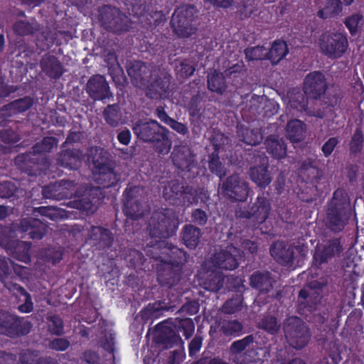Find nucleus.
Returning <instances> with one entry per match:
<instances>
[{
	"mask_svg": "<svg viewBox=\"0 0 364 364\" xmlns=\"http://www.w3.org/2000/svg\"><path fill=\"white\" fill-rule=\"evenodd\" d=\"M164 242H159L154 247L155 252L152 256L154 259L157 273V281L162 287L171 288L176 285L181 280L183 267L187 262L188 255L186 251L177 247H163Z\"/></svg>",
	"mask_w": 364,
	"mask_h": 364,
	"instance_id": "1",
	"label": "nucleus"
},
{
	"mask_svg": "<svg viewBox=\"0 0 364 364\" xmlns=\"http://www.w3.org/2000/svg\"><path fill=\"white\" fill-rule=\"evenodd\" d=\"M179 220L176 212L171 208L155 210L149 220L148 230L151 241L147 248V252L156 257L154 247L159 242H164L163 247H174L166 240L175 235L178 228Z\"/></svg>",
	"mask_w": 364,
	"mask_h": 364,
	"instance_id": "2",
	"label": "nucleus"
},
{
	"mask_svg": "<svg viewBox=\"0 0 364 364\" xmlns=\"http://www.w3.org/2000/svg\"><path fill=\"white\" fill-rule=\"evenodd\" d=\"M132 130L141 141L153 144L159 154H167L171 148V141L168 137L169 131L161 126L156 120H137L133 125Z\"/></svg>",
	"mask_w": 364,
	"mask_h": 364,
	"instance_id": "3",
	"label": "nucleus"
},
{
	"mask_svg": "<svg viewBox=\"0 0 364 364\" xmlns=\"http://www.w3.org/2000/svg\"><path fill=\"white\" fill-rule=\"evenodd\" d=\"M350 216V198L344 189L337 188L327 203L326 227L333 232H340L348 223Z\"/></svg>",
	"mask_w": 364,
	"mask_h": 364,
	"instance_id": "4",
	"label": "nucleus"
},
{
	"mask_svg": "<svg viewBox=\"0 0 364 364\" xmlns=\"http://www.w3.org/2000/svg\"><path fill=\"white\" fill-rule=\"evenodd\" d=\"M163 196L170 204L190 206L198 202V191L179 180L169 181L164 188Z\"/></svg>",
	"mask_w": 364,
	"mask_h": 364,
	"instance_id": "5",
	"label": "nucleus"
},
{
	"mask_svg": "<svg viewBox=\"0 0 364 364\" xmlns=\"http://www.w3.org/2000/svg\"><path fill=\"white\" fill-rule=\"evenodd\" d=\"M283 330L286 339L293 348L301 350L309 342L311 333L304 322L298 316L285 319Z\"/></svg>",
	"mask_w": 364,
	"mask_h": 364,
	"instance_id": "6",
	"label": "nucleus"
},
{
	"mask_svg": "<svg viewBox=\"0 0 364 364\" xmlns=\"http://www.w3.org/2000/svg\"><path fill=\"white\" fill-rule=\"evenodd\" d=\"M174 330L166 328L160 334V341L166 348L180 346L183 344L179 333L182 332L186 339L192 336L195 331V324L192 318H176L172 323Z\"/></svg>",
	"mask_w": 364,
	"mask_h": 364,
	"instance_id": "7",
	"label": "nucleus"
},
{
	"mask_svg": "<svg viewBox=\"0 0 364 364\" xmlns=\"http://www.w3.org/2000/svg\"><path fill=\"white\" fill-rule=\"evenodd\" d=\"M98 19L102 26L109 32L119 34L129 31L127 17L114 6H101L99 9Z\"/></svg>",
	"mask_w": 364,
	"mask_h": 364,
	"instance_id": "8",
	"label": "nucleus"
},
{
	"mask_svg": "<svg viewBox=\"0 0 364 364\" xmlns=\"http://www.w3.org/2000/svg\"><path fill=\"white\" fill-rule=\"evenodd\" d=\"M195 7L183 5L178 7L171 16L170 25L173 32L180 38H188L195 33L193 26Z\"/></svg>",
	"mask_w": 364,
	"mask_h": 364,
	"instance_id": "9",
	"label": "nucleus"
},
{
	"mask_svg": "<svg viewBox=\"0 0 364 364\" xmlns=\"http://www.w3.org/2000/svg\"><path fill=\"white\" fill-rule=\"evenodd\" d=\"M271 210V203L268 193L259 194L255 202L247 208L236 209L235 215L239 218L252 219L257 224H262L268 218Z\"/></svg>",
	"mask_w": 364,
	"mask_h": 364,
	"instance_id": "10",
	"label": "nucleus"
},
{
	"mask_svg": "<svg viewBox=\"0 0 364 364\" xmlns=\"http://www.w3.org/2000/svg\"><path fill=\"white\" fill-rule=\"evenodd\" d=\"M221 194L232 202H244L249 195V184L238 173L227 177L220 185Z\"/></svg>",
	"mask_w": 364,
	"mask_h": 364,
	"instance_id": "11",
	"label": "nucleus"
},
{
	"mask_svg": "<svg viewBox=\"0 0 364 364\" xmlns=\"http://www.w3.org/2000/svg\"><path fill=\"white\" fill-rule=\"evenodd\" d=\"M172 76L164 70H159L146 85L145 95L151 100L168 99L172 94Z\"/></svg>",
	"mask_w": 364,
	"mask_h": 364,
	"instance_id": "12",
	"label": "nucleus"
},
{
	"mask_svg": "<svg viewBox=\"0 0 364 364\" xmlns=\"http://www.w3.org/2000/svg\"><path fill=\"white\" fill-rule=\"evenodd\" d=\"M31 322L0 310V333L11 338L26 336L31 331Z\"/></svg>",
	"mask_w": 364,
	"mask_h": 364,
	"instance_id": "13",
	"label": "nucleus"
},
{
	"mask_svg": "<svg viewBox=\"0 0 364 364\" xmlns=\"http://www.w3.org/2000/svg\"><path fill=\"white\" fill-rule=\"evenodd\" d=\"M319 46L328 58H338L347 50L348 41L346 36L341 33H324L319 38Z\"/></svg>",
	"mask_w": 364,
	"mask_h": 364,
	"instance_id": "14",
	"label": "nucleus"
},
{
	"mask_svg": "<svg viewBox=\"0 0 364 364\" xmlns=\"http://www.w3.org/2000/svg\"><path fill=\"white\" fill-rule=\"evenodd\" d=\"M14 164L22 172L28 176H37L46 170L47 159L32 150L18 154L14 159Z\"/></svg>",
	"mask_w": 364,
	"mask_h": 364,
	"instance_id": "15",
	"label": "nucleus"
},
{
	"mask_svg": "<svg viewBox=\"0 0 364 364\" xmlns=\"http://www.w3.org/2000/svg\"><path fill=\"white\" fill-rule=\"evenodd\" d=\"M343 251L341 237L329 239L323 244L316 247L313 255L314 264L317 268H320L322 264L328 263L336 257H340Z\"/></svg>",
	"mask_w": 364,
	"mask_h": 364,
	"instance_id": "16",
	"label": "nucleus"
},
{
	"mask_svg": "<svg viewBox=\"0 0 364 364\" xmlns=\"http://www.w3.org/2000/svg\"><path fill=\"white\" fill-rule=\"evenodd\" d=\"M173 165L183 172L192 173V176L198 174V163L192 150L188 147H179L171 154Z\"/></svg>",
	"mask_w": 364,
	"mask_h": 364,
	"instance_id": "17",
	"label": "nucleus"
},
{
	"mask_svg": "<svg viewBox=\"0 0 364 364\" xmlns=\"http://www.w3.org/2000/svg\"><path fill=\"white\" fill-rule=\"evenodd\" d=\"M149 245H151L150 242L147 243L144 249L147 257H145L141 251L135 249H129L127 251L124 259L129 268L135 269L136 272L140 271L146 272L154 270L155 259L147 252Z\"/></svg>",
	"mask_w": 364,
	"mask_h": 364,
	"instance_id": "18",
	"label": "nucleus"
},
{
	"mask_svg": "<svg viewBox=\"0 0 364 364\" xmlns=\"http://www.w3.org/2000/svg\"><path fill=\"white\" fill-rule=\"evenodd\" d=\"M328 87L326 78L320 71L309 73L304 82V93L311 98L317 100L325 94Z\"/></svg>",
	"mask_w": 364,
	"mask_h": 364,
	"instance_id": "19",
	"label": "nucleus"
},
{
	"mask_svg": "<svg viewBox=\"0 0 364 364\" xmlns=\"http://www.w3.org/2000/svg\"><path fill=\"white\" fill-rule=\"evenodd\" d=\"M198 277L208 291L217 292L223 287V277L207 261L202 264Z\"/></svg>",
	"mask_w": 364,
	"mask_h": 364,
	"instance_id": "20",
	"label": "nucleus"
},
{
	"mask_svg": "<svg viewBox=\"0 0 364 364\" xmlns=\"http://www.w3.org/2000/svg\"><path fill=\"white\" fill-rule=\"evenodd\" d=\"M238 250L235 247H228L226 250H222L215 252L207 261L214 269H222L225 270H233L236 269L239 262L234 255Z\"/></svg>",
	"mask_w": 364,
	"mask_h": 364,
	"instance_id": "21",
	"label": "nucleus"
},
{
	"mask_svg": "<svg viewBox=\"0 0 364 364\" xmlns=\"http://www.w3.org/2000/svg\"><path fill=\"white\" fill-rule=\"evenodd\" d=\"M48 225L44 220L28 217L20 220L18 230L28 235L32 240H41L48 231Z\"/></svg>",
	"mask_w": 364,
	"mask_h": 364,
	"instance_id": "22",
	"label": "nucleus"
},
{
	"mask_svg": "<svg viewBox=\"0 0 364 364\" xmlns=\"http://www.w3.org/2000/svg\"><path fill=\"white\" fill-rule=\"evenodd\" d=\"M86 92L95 101H102L112 96L109 84L101 75H95L89 79L86 85Z\"/></svg>",
	"mask_w": 364,
	"mask_h": 364,
	"instance_id": "23",
	"label": "nucleus"
},
{
	"mask_svg": "<svg viewBox=\"0 0 364 364\" xmlns=\"http://www.w3.org/2000/svg\"><path fill=\"white\" fill-rule=\"evenodd\" d=\"M134 191L132 188L126 189L123 212L127 218L136 220L144 215L147 205L141 198L133 196Z\"/></svg>",
	"mask_w": 364,
	"mask_h": 364,
	"instance_id": "24",
	"label": "nucleus"
},
{
	"mask_svg": "<svg viewBox=\"0 0 364 364\" xmlns=\"http://www.w3.org/2000/svg\"><path fill=\"white\" fill-rule=\"evenodd\" d=\"M320 160L316 157H309L301 163L299 175L306 183L317 184L323 176V171L318 166Z\"/></svg>",
	"mask_w": 364,
	"mask_h": 364,
	"instance_id": "25",
	"label": "nucleus"
},
{
	"mask_svg": "<svg viewBox=\"0 0 364 364\" xmlns=\"http://www.w3.org/2000/svg\"><path fill=\"white\" fill-rule=\"evenodd\" d=\"M258 157L260 164L250 168V177L257 186L264 188L272 181V177L269 171L268 158L264 152L258 154Z\"/></svg>",
	"mask_w": 364,
	"mask_h": 364,
	"instance_id": "26",
	"label": "nucleus"
},
{
	"mask_svg": "<svg viewBox=\"0 0 364 364\" xmlns=\"http://www.w3.org/2000/svg\"><path fill=\"white\" fill-rule=\"evenodd\" d=\"M73 185V181L65 180L50 183L43 187L42 195L45 198L56 200L69 198L73 195L69 189V187Z\"/></svg>",
	"mask_w": 364,
	"mask_h": 364,
	"instance_id": "27",
	"label": "nucleus"
},
{
	"mask_svg": "<svg viewBox=\"0 0 364 364\" xmlns=\"http://www.w3.org/2000/svg\"><path fill=\"white\" fill-rule=\"evenodd\" d=\"M39 67L41 72L50 79L58 80L64 73L63 64L57 57L50 53L41 57Z\"/></svg>",
	"mask_w": 364,
	"mask_h": 364,
	"instance_id": "28",
	"label": "nucleus"
},
{
	"mask_svg": "<svg viewBox=\"0 0 364 364\" xmlns=\"http://www.w3.org/2000/svg\"><path fill=\"white\" fill-rule=\"evenodd\" d=\"M94 166L98 173V183L104 188L115 186L120 181V176L114 171V168L107 164L93 160Z\"/></svg>",
	"mask_w": 364,
	"mask_h": 364,
	"instance_id": "29",
	"label": "nucleus"
},
{
	"mask_svg": "<svg viewBox=\"0 0 364 364\" xmlns=\"http://www.w3.org/2000/svg\"><path fill=\"white\" fill-rule=\"evenodd\" d=\"M128 75L136 86H145L151 73L146 64L141 61H134L127 68Z\"/></svg>",
	"mask_w": 364,
	"mask_h": 364,
	"instance_id": "30",
	"label": "nucleus"
},
{
	"mask_svg": "<svg viewBox=\"0 0 364 364\" xmlns=\"http://www.w3.org/2000/svg\"><path fill=\"white\" fill-rule=\"evenodd\" d=\"M88 235L93 245L102 250L110 247L114 242L112 231L102 226H91Z\"/></svg>",
	"mask_w": 364,
	"mask_h": 364,
	"instance_id": "31",
	"label": "nucleus"
},
{
	"mask_svg": "<svg viewBox=\"0 0 364 364\" xmlns=\"http://www.w3.org/2000/svg\"><path fill=\"white\" fill-rule=\"evenodd\" d=\"M322 293L310 289H302L299 292V311H315L316 307H321Z\"/></svg>",
	"mask_w": 364,
	"mask_h": 364,
	"instance_id": "32",
	"label": "nucleus"
},
{
	"mask_svg": "<svg viewBox=\"0 0 364 364\" xmlns=\"http://www.w3.org/2000/svg\"><path fill=\"white\" fill-rule=\"evenodd\" d=\"M82 151L79 149H66L58 155V164L70 170H77L82 163Z\"/></svg>",
	"mask_w": 364,
	"mask_h": 364,
	"instance_id": "33",
	"label": "nucleus"
},
{
	"mask_svg": "<svg viewBox=\"0 0 364 364\" xmlns=\"http://www.w3.org/2000/svg\"><path fill=\"white\" fill-rule=\"evenodd\" d=\"M271 256L280 264L289 265L294 260L293 248L283 241H276L270 247Z\"/></svg>",
	"mask_w": 364,
	"mask_h": 364,
	"instance_id": "34",
	"label": "nucleus"
},
{
	"mask_svg": "<svg viewBox=\"0 0 364 364\" xmlns=\"http://www.w3.org/2000/svg\"><path fill=\"white\" fill-rule=\"evenodd\" d=\"M274 280L269 272H255L250 277L251 287L260 293H268L273 288Z\"/></svg>",
	"mask_w": 364,
	"mask_h": 364,
	"instance_id": "35",
	"label": "nucleus"
},
{
	"mask_svg": "<svg viewBox=\"0 0 364 364\" xmlns=\"http://www.w3.org/2000/svg\"><path fill=\"white\" fill-rule=\"evenodd\" d=\"M264 144L267 153L273 158L281 159L286 156L287 146L282 138L270 135L265 139Z\"/></svg>",
	"mask_w": 364,
	"mask_h": 364,
	"instance_id": "36",
	"label": "nucleus"
},
{
	"mask_svg": "<svg viewBox=\"0 0 364 364\" xmlns=\"http://www.w3.org/2000/svg\"><path fill=\"white\" fill-rule=\"evenodd\" d=\"M213 151L208 155V169L210 172L222 180L227 174V169L219 157L220 145L213 142Z\"/></svg>",
	"mask_w": 364,
	"mask_h": 364,
	"instance_id": "37",
	"label": "nucleus"
},
{
	"mask_svg": "<svg viewBox=\"0 0 364 364\" xmlns=\"http://www.w3.org/2000/svg\"><path fill=\"white\" fill-rule=\"evenodd\" d=\"M202 232L200 228L193 225H185L182 230L181 238L184 245L189 249H195L199 244Z\"/></svg>",
	"mask_w": 364,
	"mask_h": 364,
	"instance_id": "38",
	"label": "nucleus"
},
{
	"mask_svg": "<svg viewBox=\"0 0 364 364\" xmlns=\"http://www.w3.org/2000/svg\"><path fill=\"white\" fill-rule=\"evenodd\" d=\"M218 332L225 337H237L243 333L244 326L237 320H222L218 323Z\"/></svg>",
	"mask_w": 364,
	"mask_h": 364,
	"instance_id": "39",
	"label": "nucleus"
},
{
	"mask_svg": "<svg viewBox=\"0 0 364 364\" xmlns=\"http://www.w3.org/2000/svg\"><path fill=\"white\" fill-rule=\"evenodd\" d=\"M34 104V99L30 96L15 100L3 106V110L11 112L12 115L22 114L30 109Z\"/></svg>",
	"mask_w": 364,
	"mask_h": 364,
	"instance_id": "40",
	"label": "nucleus"
},
{
	"mask_svg": "<svg viewBox=\"0 0 364 364\" xmlns=\"http://www.w3.org/2000/svg\"><path fill=\"white\" fill-rule=\"evenodd\" d=\"M305 127V124L299 119L290 120L286 127L287 138L292 142L302 141L304 136Z\"/></svg>",
	"mask_w": 364,
	"mask_h": 364,
	"instance_id": "41",
	"label": "nucleus"
},
{
	"mask_svg": "<svg viewBox=\"0 0 364 364\" xmlns=\"http://www.w3.org/2000/svg\"><path fill=\"white\" fill-rule=\"evenodd\" d=\"M289 49L286 42L275 41L267 53V59L274 65L279 63L287 55Z\"/></svg>",
	"mask_w": 364,
	"mask_h": 364,
	"instance_id": "42",
	"label": "nucleus"
},
{
	"mask_svg": "<svg viewBox=\"0 0 364 364\" xmlns=\"http://www.w3.org/2000/svg\"><path fill=\"white\" fill-rule=\"evenodd\" d=\"M4 286L11 291L14 293L16 292L21 296H25V303L19 305L18 310L22 313H30L33 311V304L31 301L30 294L20 284L13 282H9L4 284Z\"/></svg>",
	"mask_w": 364,
	"mask_h": 364,
	"instance_id": "43",
	"label": "nucleus"
},
{
	"mask_svg": "<svg viewBox=\"0 0 364 364\" xmlns=\"http://www.w3.org/2000/svg\"><path fill=\"white\" fill-rule=\"evenodd\" d=\"M343 3L341 0H327L324 8L317 12V16L322 19H328L339 16L343 11Z\"/></svg>",
	"mask_w": 364,
	"mask_h": 364,
	"instance_id": "44",
	"label": "nucleus"
},
{
	"mask_svg": "<svg viewBox=\"0 0 364 364\" xmlns=\"http://www.w3.org/2000/svg\"><path fill=\"white\" fill-rule=\"evenodd\" d=\"M208 88L211 92L223 95L227 90L228 86L223 73L214 70L208 77Z\"/></svg>",
	"mask_w": 364,
	"mask_h": 364,
	"instance_id": "45",
	"label": "nucleus"
},
{
	"mask_svg": "<svg viewBox=\"0 0 364 364\" xmlns=\"http://www.w3.org/2000/svg\"><path fill=\"white\" fill-rule=\"evenodd\" d=\"M238 135L242 141L251 146L259 144L263 139L262 134L258 129L242 128L238 131Z\"/></svg>",
	"mask_w": 364,
	"mask_h": 364,
	"instance_id": "46",
	"label": "nucleus"
},
{
	"mask_svg": "<svg viewBox=\"0 0 364 364\" xmlns=\"http://www.w3.org/2000/svg\"><path fill=\"white\" fill-rule=\"evenodd\" d=\"M301 314L305 315L308 322L314 323L316 326H321L328 318V311L321 310L320 307H316L315 311H299Z\"/></svg>",
	"mask_w": 364,
	"mask_h": 364,
	"instance_id": "47",
	"label": "nucleus"
},
{
	"mask_svg": "<svg viewBox=\"0 0 364 364\" xmlns=\"http://www.w3.org/2000/svg\"><path fill=\"white\" fill-rule=\"evenodd\" d=\"M245 71L243 63H235L225 70V75L227 77L232 79V85L235 87H240L243 83Z\"/></svg>",
	"mask_w": 364,
	"mask_h": 364,
	"instance_id": "48",
	"label": "nucleus"
},
{
	"mask_svg": "<svg viewBox=\"0 0 364 364\" xmlns=\"http://www.w3.org/2000/svg\"><path fill=\"white\" fill-rule=\"evenodd\" d=\"M297 196L299 200L306 203L316 200L318 196L317 186L305 183V185L299 188Z\"/></svg>",
	"mask_w": 364,
	"mask_h": 364,
	"instance_id": "49",
	"label": "nucleus"
},
{
	"mask_svg": "<svg viewBox=\"0 0 364 364\" xmlns=\"http://www.w3.org/2000/svg\"><path fill=\"white\" fill-rule=\"evenodd\" d=\"M280 323L276 316L265 315L259 323V328L265 331L270 335H276L279 331Z\"/></svg>",
	"mask_w": 364,
	"mask_h": 364,
	"instance_id": "50",
	"label": "nucleus"
},
{
	"mask_svg": "<svg viewBox=\"0 0 364 364\" xmlns=\"http://www.w3.org/2000/svg\"><path fill=\"white\" fill-rule=\"evenodd\" d=\"M58 143L57 138L54 136H45L40 141L36 143L32 146V150L40 155L44 153H48L52 151L54 147H56Z\"/></svg>",
	"mask_w": 364,
	"mask_h": 364,
	"instance_id": "51",
	"label": "nucleus"
},
{
	"mask_svg": "<svg viewBox=\"0 0 364 364\" xmlns=\"http://www.w3.org/2000/svg\"><path fill=\"white\" fill-rule=\"evenodd\" d=\"M363 16L360 13H354L345 18L343 23L351 36H355L363 24Z\"/></svg>",
	"mask_w": 364,
	"mask_h": 364,
	"instance_id": "52",
	"label": "nucleus"
},
{
	"mask_svg": "<svg viewBox=\"0 0 364 364\" xmlns=\"http://www.w3.org/2000/svg\"><path fill=\"white\" fill-rule=\"evenodd\" d=\"M242 307V297L241 294H236L227 300L221 307L224 314H232L240 311Z\"/></svg>",
	"mask_w": 364,
	"mask_h": 364,
	"instance_id": "53",
	"label": "nucleus"
},
{
	"mask_svg": "<svg viewBox=\"0 0 364 364\" xmlns=\"http://www.w3.org/2000/svg\"><path fill=\"white\" fill-rule=\"evenodd\" d=\"M105 122L111 127L118 126L119 122V107L117 104L107 105L103 112Z\"/></svg>",
	"mask_w": 364,
	"mask_h": 364,
	"instance_id": "54",
	"label": "nucleus"
},
{
	"mask_svg": "<svg viewBox=\"0 0 364 364\" xmlns=\"http://www.w3.org/2000/svg\"><path fill=\"white\" fill-rule=\"evenodd\" d=\"M48 331L52 335L61 336L64 333V323L58 315H49L46 317Z\"/></svg>",
	"mask_w": 364,
	"mask_h": 364,
	"instance_id": "55",
	"label": "nucleus"
},
{
	"mask_svg": "<svg viewBox=\"0 0 364 364\" xmlns=\"http://www.w3.org/2000/svg\"><path fill=\"white\" fill-rule=\"evenodd\" d=\"M31 248V243L30 242L18 241L14 251L16 259L24 262L30 261Z\"/></svg>",
	"mask_w": 364,
	"mask_h": 364,
	"instance_id": "56",
	"label": "nucleus"
},
{
	"mask_svg": "<svg viewBox=\"0 0 364 364\" xmlns=\"http://www.w3.org/2000/svg\"><path fill=\"white\" fill-rule=\"evenodd\" d=\"M108 60H113V63H108V73L112 77L115 83H119L122 78H123V70L119 64L117 57L114 54L109 53L107 55Z\"/></svg>",
	"mask_w": 364,
	"mask_h": 364,
	"instance_id": "57",
	"label": "nucleus"
},
{
	"mask_svg": "<svg viewBox=\"0 0 364 364\" xmlns=\"http://www.w3.org/2000/svg\"><path fill=\"white\" fill-rule=\"evenodd\" d=\"M14 32L20 36L33 35L36 28L32 23L23 20H18L13 25Z\"/></svg>",
	"mask_w": 364,
	"mask_h": 364,
	"instance_id": "58",
	"label": "nucleus"
},
{
	"mask_svg": "<svg viewBox=\"0 0 364 364\" xmlns=\"http://www.w3.org/2000/svg\"><path fill=\"white\" fill-rule=\"evenodd\" d=\"M33 215L35 216L41 215V216L46 217L53 221L57 220L59 218H62L60 210L52 206H40L34 208L33 210Z\"/></svg>",
	"mask_w": 364,
	"mask_h": 364,
	"instance_id": "59",
	"label": "nucleus"
},
{
	"mask_svg": "<svg viewBox=\"0 0 364 364\" xmlns=\"http://www.w3.org/2000/svg\"><path fill=\"white\" fill-rule=\"evenodd\" d=\"M363 134L360 127L356 128L350 141V151L356 154L361 152L363 147Z\"/></svg>",
	"mask_w": 364,
	"mask_h": 364,
	"instance_id": "60",
	"label": "nucleus"
},
{
	"mask_svg": "<svg viewBox=\"0 0 364 364\" xmlns=\"http://www.w3.org/2000/svg\"><path fill=\"white\" fill-rule=\"evenodd\" d=\"M245 58L250 61L261 60L267 58L266 48L264 46L247 48L245 50Z\"/></svg>",
	"mask_w": 364,
	"mask_h": 364,
	"instance_id": "61",
	"label": "nucleus"
},
{
	"mask_svg": "<svg viewBox=\"0 0 364 364\" xmlns=\"http://www.w3.org/2000/svg\"><path fill=\"white\" fill-rule=\"evenodd\" d=\"M255 337L252 334L248 335L245 338L237 340L232 343L230 350L232 353H240L242 352L250 344L253 343Z\"/></svg>",
	"mask_w": 364,
	"mask_h": 364,
	"instance_id": "62",
	"label": "nucleus"
},
{
	"mask_svg": "<svg viewBox=\"0 0 364 364\" xmlns=\"http://www.w3.org/2000/svg\"><path fill=\"white\" fill-rule=\"evenodd\" d=\"M38 358L39 354L38 351L26 349L20 353L18 361L21 364H36Z\"/></svg>",
	"mask_w": 364,
	"mask_h": 364,
	"instance_id": "63",
	"label": "nucleus"
},
{
	"mask_svg": "<svg viewBox=\"0 0 364 364\" xmlns=\"http://www.w3.org/2000/svg\"><path fill=\"white\" fill-rule=\"evenodd\" d=\"M200 101L198 95H195L191 98L187 105V109L191 116L198 117L200 114Z\"/></svg>",
	"mask_w": 364,
	"mask_h": 364,
	"instance_id": "64",
	"label": "nucleus"
}]
</instances>
